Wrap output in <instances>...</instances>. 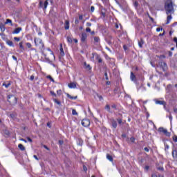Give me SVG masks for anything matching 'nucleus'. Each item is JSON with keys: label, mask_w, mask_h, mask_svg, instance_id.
Wrapping results in <instances>:
<instances>
[{"label": "nucleus", "mask_w": 177, "mask_h": 177, "mask_svg": "<svg viewBox=\"0 0 177 177\" xmlns=\"http://www.w3.org/2000/svg\"><path fill=\"white\" fill-rule=\"evenodd\" d=\"M165 10L167 15V19L166 24H169V21L172 20V15H171L174 12V6H172V2H170L169 3H167L165 5Z\"/></svg>", "instance_id": "1"}, {"label": "nucleus", "mask_w": 177, "mask_h": 177, "mask_svg": "<svg viewBox=\"0 0 177 177\" xmlns=\"http://www.w3.org/2000/svg\"><path fill=\"white\" fill-rule=\"evenodd\" d=\"M34 42H35V46H38L40 50L42 53H44V50H45V44H44V41H42L41 38L35 37Z\"/></svg>", "instance_id": "2"}, {"label": "nucleus", "mask_w": 177, "mask_h": 177, "mask_svg": "<svg viewBox=\"0 0 177 177\" xmlns=\"http://www.w3.org/2000/svg\"><path fill=\"white\" fill-rule=\"evenodd\" d=\"M8 102L12 106H15L17 103V98L13 95H10L8 96Z\"/></svg>", "instance_id": "3"}, {"label": "nucleus", "mask_w": 177, "mask_h": 177, "mask_svg": "<svg viewBox=\"0 0 177 177\" xmlns=\"http://www.w3.org/2000/svg\"><path fill=\"white\" fill-rule=\"evenodd\" d=\"M158 67L161 68L162 71H167L168 70V66H167V63L164 62H160L158 64Z\"/></svg>", "instance_id": "4"}, {"label": "nucleus", "mask_w": 177, "mask_h": 177, "mask_svg": "<svg viewBox=\"0 0 177 177\" xmlns=\"http://www.w3.org/2000/svg\"><path fill=\"white\" fill-rule=\"evenodd\" d=\"M82 125L86 128L91 125V121L88 119H83L82 120Z\"/></svg>", "instance_id": "5"}, {"label": "nucleus", "mask_w": 177, "mask_h": 177, "mask_svg": "<svg viewBox=\"0 0 177 177\" xmlns=\"http://www.w3.org/2000/svg\"><path fill=\"white\" fill-rule=\"evenodd\" d=\"M48 1H49V0H46L44 3L42 1H40L39 3L40 8L46 9V8H48Z\"/></svg>", "instance_id": "6"}, {"label": "nucleus", "mask_w": 177, "mask_h": 177, "mask_svg": "<svg viewBox=\"0 0 177 177\" xmlns=\"http://www.w3.org/2000/svg\"><path fill=\"white\" fill-rule=\"evenodd\" d=\"M159 132H162V133H165L166 136H169V133L168 132L167 129H164V127H160L158 129Z\"/></svg>", "instance_id": "7"}, {"label": "nucleus", "mask_w": 177, "mask_h": 177, "mask_svg": "<svg viewBox=\"0 0 177 177\" xmlns=\"http://www.w3.org/2000/svg\"><path fill=\"white\" fill-rule=\"evenodd\" d=\"M87 35H86V33L85 32H83L82 34V37H81V41L82 42H85V41H86V38H87Z\"/></svg>", "instance_id": "8"}, {"label": "nucleus", "mask_w": 177, "mask_h": 177, "mask_svg": "<svg viewBox=\"0 0 177 177\" xmlns=\"http://www.w3.org/2000/svg\"><path fill=\"white\" fill-rule=\"evenodd\" d=\"M68 88L75 89V88H77V83L71 82V83L68 84Z\"/></svg>", "instance_id": "9"}, {"label": "nucleus", "mask_w": 177, "mask_h": 177, "mask_svg": "<svg viewBox=\"0 0 177 177\" xmlns=\"http://www.w3.org/2000/svg\"><path fill=\"white\" fill-rule=\"evenodd\" d=\"M64 28L65 30H68L70 28V21L67 20L65 21Z\"/></svg>", "instance_id": "10"}, {"label": "nucleus", "mask_w": 177, "mask_h": 177, "mask_svg": "<svg viewBox=\"0 0 177 177\" xmlns=\"http://www.w3.org/2000/svg\"><path fill=\"white\" fill-rule=\"evenodd\" d=\"M21 30V28H17L13 30L12 34H19Z\"/></svg>", "instance_id": "11"}, {"label": "nucleus", "mask_w": 177, "mask_h": 177, "mask_svg": "<svg viewBox=\"0 0 177 177\" xmlns=\"http://www.w3.org/2000/svg\"><path fill=\"white\" fill-rule=\"evenodd\" d=\"M130 79L131 81H136V76L133 74V72H131Z\"/></svg>", "instance_id": "12"}, {"label": "nucleus", "mask_w": 177, "mask_h": 177, "mask_svg": "<svg viewBox=\"0 0 177 177\" xmlns=\"http://www.w3.org/2000/svg\"><path fill=\"white\" fill-rule=\"evenodd\" d=\"M60 56H64V50H63V44H60Z\"/></svg>", "instance_id": "13"}, {"label": "nucleus", "mask_w": 177, "mask_h": 177, "mask_svg": "<svg viewBox=\"0 0 177 177\" xmlns=\"http://www.w3.org/2000/svg\"><path fill=\"white\" fill-rule=\"evenodd\" d=\"M18 147L21 151H24L26 150V147H24V145L23 144H19Z\"/></svg>", "instance_id": "14"}, {"label": "nucleus", "mask_w": 177, "mask_h": 177, "mask_svg": "<svg viewBox=\"0 0 177 177\" xmlns=\"http://www.w3.org/2000/svg\"><path fill=\"white\" fill-rule=\"evenodd\" d=\"M66 96L67 97H68V99H71V100H75V99L78 97L77 96L73 97L70 94H66Z\"/></svg>", "instance_id": "15"}, {"label": "nucleus", "mask_w": 177, "mask_h": 177, "mask_svg": "<svg viewBox=\"0 0 177 177\" xmlns=\"http://www.w3.org/2000/svg\"><path fill=\"white\" fill-rule=\"evenodd\" d=\"M111 124H112L113 128H114V129L117 128V122L115 120H112Z\"/></svg>", "instance_id": "16"}, {"label": "nucleus", "mask_w": 177, "mask_h": 177, "mask_svg": "<svg viewBox=\"0 0 177 177\" xmlns=\"http://www.w3.org/2000/svg\"><path fill=\"white\" fill-rule=\"evenodd\" d=\"M84 66L85 67V68H86L87 70H91V68H92L91 67V65H89L88 64H86V62H84Z\"/></svg>", "instance_id": "17"}, {"label": "nucleus", "mask_w": 177, "mask_h": 177, "mask_svg": "<svg viewBox=\"0 0 177 177\" xmlns=\"http://www.w3.org/2000/svg\"><path fill=\"white\" fill-rule=\"evenodd\" d=\"M172 156H173L174 158H177V151H176V149H173Z\"/></svg>", "instance_id": "18"}, {"label": "nucleus", "mask_w": 177, "mask_h": 177, "mask_svg": "<svg viewBox=\"0 0 177 177\" xmlns=\"http://www.w3.org/2000/svg\"><path fill=\"white\" fill-rule=\"evenodd\" d=\"M106 158L109 160V161H111V162H113V156H110V154H106Z\"/></svg>", "instance_id": "19"}, {"label": "nucleus", "mask_w": 177, "mask_h": 177, "mask_svg": "<svg viewBox=\"0 0 177 177\" xmlns=\"http://www.w3.org/2000/svg\"><path fill=\"white\" fill-rule=\"evenodd\" d=\"M0 30L2 32H3L5 31V25L0 24Z\"/></svg>", "instance_id": "20"}, {"label": "nucleus", "mask_w": 177, "mask_h": 177, "mask_svg": "<svg viewBox=\"0 0 177 177\" xmlns=\"http://www.w3.org/2000/svg\"><path fill=\"white\" fill-rule=\"evenodd\" d=\"M5 24H10V26H13V24L12 21L9 19H6V21L5 22Z\"/></svg>", "instance_id": "21"}, {"label": "nucleus", "mask_w": 177, "mask_h": 177, "mask_svg": "<svg viewBox=\"0 0 177 177\" xmlns=\"http://www.w3.org/2000/svg\"><path fill=\"white\" fill-rule=\"evenodd\" d=\"M11 84L10 82H9L8 84L3 83V86H5V88H8L9 86H10Z\"/></svg>", "instance_id": "22"}, {"label": "nucleus", "mask_w": 177, "mask_h": 177, "mask_svg": "<svg viewBox=\"0 0 177 177\" xmlns=\"http://www.w3.org/2000/svg\"><path fill=\"white\" fill-rule=\"evenodd\" d=\"M19 48H20L21 52H23V50H24V46H23V41H21L19 43Z\"/></svg>", "instance_id": "23"}, {"label": "nucleus", "mask_w": 177, "mask_h": 177, "mask_svg": "<svg viewBox=\"0 0 177 177\" xmlns=\"http://www.w3.org/2000/svg\"><path fill=\"white\" fill-rule=\"evenodd\" d=\"M6 44L9 46H13V41L8 40L6 41Z\"/></svg>", "instance_id": "24"}, {"label": "nucleus", "mask_w": 177, "mask_h": 177, "mask_svg": "<svg viewBox=\"0 0 177 177\" xmlns=\"http://www.w3.org/2000/svg\"><path fill=\"white\" fill-rule=\"evenodd\" d=\"M156 104H165V102L157 100V101L156 102Z\"/></svg>", "instance_id": "25"}, {"label": "nucleus", "mask_w": 177, "mask_h": 177, "mask_svg": "<svg viewBox=\"0 0 177 177\" xmlns=\"http://www.w3.org/2000/svg\"><path fill=\"white\" fill-rule=\"evenodd\" d=\"M143 39H141L140 41H138V46L140 47V48H142L143 46Z\"/></svg>", "instance_id": "26"}, {"label": "nucleus", "mask_w": 177, "mask_h": 177, "mask_svg": "<svg viewBox=\"0 0 177 177\" xmlns=\"http://www.w3.org/2000/svg\"><path fill=\"white\" fill-rule=\"evenodd\" d=\"M94 41L97 42V43L100 42V38H99V37H94Z\"/></svg>", "instance_id": "27"}, {"label": "nucleus", "mask_w": 177, "mask_h": 177, "mask_svg": "<svg viewBox=\"0 0 177 177\" xmlns=\"http://www.w3.org/2000/svg\"><path fill=\"white\" fill-rule=\"evenodd\" d=\"M53 102H55L57 104H58V106H60V104H62L60 101L57 100V99H54Z\"/></svg>", "instance_id": "28"}, {"label": "nucleus", "mask_w": 177, "mask_h": 177, "mask_svg": "<svg viewBox=\"0 0 177 177\" xmlns=\"http://www.w3.org/2000/svg\"><path fill=\"white\" fill-rule=\"evenodd\" d=\"M72 114L73 115H78V113H77V111H75V109L72 110Z\"/></svg>", "instance_id": "29"}, {"label": "nucleus", "mask_w": 177, "mask_h": 177, "mask_svg": "<svg viewBox=\"0 0 177 177\" xmlns=\"http://www.w3.org/2000/svg\"><path fill=\"white\" fill-rule=\"evenodd\" d=\"M96 58L98 60V63H102V58H100L99 55H97Z\"/></svg>", "instance_id": "30"}, {"label": "nucleus", "mask_w": 177, "mask_h": 177, "mask_svg": "<svg viewBox=\"0 0 177 177\" xmlns=\"http://www.w3.org/2000/svg\"><path fill=\"white\" fill-rule=\"evenodd\" d=\"M67 41L69 44H71V42H73V39H71V37H68Z\"/></svg>", "instance_id": "31"}, {"label": "nucleus", "mask_w": 177, "mask_h": 177, "mask_svg": "<svg viewBox=\"0 0 177 177\" xmlns=\"http://www.w3.org/2000/svg\"><path fill=\"white\" fill-rule=\"evenodd\" d=\"M105 109H106V110H107V111H109V113H110L111 111H110V105H106V106H105Z\"/></svg>", "instance_id": "32"}, {"label": "nucleus", "mask_w": 177, "mask_h": 177, "mask_svg": "<svg viewBox=\"0 0 177 177\" xmlns=\"http://www.w3.org/2000/svg\"><path fill=\"white\" fill-rule=\"evenodd\" d=\"M47 78H48V80H51L52 82H55V80H53V79L52 78V76L48 75V76H47Z\"/></svg>", "instance_id": "33"}, {"label": "nucleus", "mask_w": 177, "mask_h": 177, "mask_svg": "<svg viewBox=\"0 0 177 177\" xmlns=\"http://www.w3.org/2000/svg\"><path fill=\"white\" fill-rule=\"evenodd\" d=\"M50 93L51 96H53L54 97H56V93L55 92L50 91Z\"/></svg>", "instance_id": "34"}, {"label": "nucleus", "mask_w": 177, "mask_h": 177, "mask_svg": "<svg viewBox=\"0 0 177 177\" xmlns=\"http://www.w3.org/2000/svg\"><path fill=\"white\" fill-rule=\"evenodd\" d=\"M26 46L28 47V48H31V46H32V45H31V44L30 43H26Z\"/></svg>", "instance_id": "35"}, {"label": "nucleus", "mask_w": 177, "mask_h": 177, "mask_svg": "<svg viewBox=\"0 0 177 177\" xmlns=\"http://www.w3.org/2000/svg\"><path fill=\"white\" fill-rule=\"evenodd\" d=\"M130 140H131V142L132 143H135V138L131 137V138H130Z\"/></svg>", "instance_id": "36"}, {"label": "nucleus", "mask_w": 177, "mask_h": 177, "mask_svg": "<svg viewBox=\"0 0 177 177\" xmlns=\"http://www.w3.org/2000/svg\"><path fill=\"white\" fill-rule=\"evenodd\" d=\"M117 121H118V124H122V120L119 118L117 120Z\"/></svg>", "instance_id": "37"}, {"label": "nucleus", "mask_w": 177, "mask_h": 177, "mask_svg": "<svg viewBox=\"0 0 177 177\" xmlns=\"http://www.w3.org/2000/svg\"><path fill=\"white\" fill-rule=\"evenodd\" d=\"M101 16H102V17H106V13L104 12L103 11L101 12Z\"/></svg>", "instance_id": "38"}, {"label": "nucleus", "mask_w": 177, "mask_h": 177, "mask_svg": "<svg viewBox=\"0 0 177 177\" xmlns=\"http://www.w3.org/2000/svg\"><path fill=\"white\" fill-rule=\"evenodd\" d=\"M86 26L87 27H91V26H92V24H91V22H87V23L86 24Z\"/></svg>", "instance_id": "39"}, {"label": "nucleus", "mask_w": 177, "mask_h": 177, "mask_svg": "<svg viewBox=\"0 0 177 177\" xmlns=\"http://www.w3.org/2000/svg\"><path fill=\"white\" fill-rule=\"evenodd\" d=\"M15 41H17V42H19L20 41V37H14Z\"/></svg>", "instance_id": "40"}, {"label": "nucleus", "mask_w": 177, "mask_h": 177, "mask_svg": "<svg viewBox=\"0 0 177 177\" xmlns=\"http://www.w3.org/2000/svg\"><path fill=\"white\" fill-rule=\"evenodd\" d=\"M5 134L7 135V136H9V135H10V133H9V131L6 130L5 131Z\"/></svg>", "instance_id": "41"}, {"label": "nucleus", "mask_w": 177, "mask_h": 177, "mask_svg": "<svg viewBox=\"0 0 177 177\" xmlns=\"http://www.w3.org/2000/svg\"><path fill=\"white\" fill-rule=\"evenodd\" d=\"M57 95H62V90H58V91H57Z\"/></svg>", "instance_id": "42"}, {"label": "nucleus", "mask_w": 177, "mask_h": 177, "mask_svg": "<svg viewBox=\"0 0 177 177\" xmlns=\"http://www.w3.org/2000/svg\"><path fill=\"white\" fill-rule=\"evenodd\" d=\"M91 11L92 12H95V7H94V6H91Z\"/></svg>", "instance_id": "43"}, {"label": "nucleus", "mask_w": 177, "mask_h": 177, "mask_svg": "<svg viewBox=\"0 0 177 177\" xmlns=\"http://www.w3.org/2000/svg\"><path fill=\"white\" fill-rule=\"evenodd\" d=\"M169 149V145H165V151H167V150H168Z\"/></svg>", "instance_id": "44"}, {"label": "nucleus", "mask_w": 177, "mask_h": 177, "mask_svg": "<svg viewBox=\"0 0 177 177\" xmlns=\"http://www.w3.org/2000/svg\"><path fill=\"white\" fill-rule=\"evenodd\" d=\"M86 32H91V28H86Z\"/></svg>", "instance_id": "45"}, {"label": "nucleus", "mask_w": 177, "mask_h": 177, "mask_svg": "<svg viewBox=\"0 0 177 177\" xmlns=\"http://www.w3.org/2000/svg\"><path fill=\"white\" fill-rule=\"evenodd\" d=\"M12 59L13 60H15V62L17 61V57H16L15 55H12Z\"/></svg>", "instance_id": "46"}, {"label": "nucleus", "mask_w": 177, "mask_h": 177, "mask_svg": "<svg viewBox=\"0 0 177 177\" xmlns=\"http://www.w3.org/2000/svg\"><path fill=\"white\" fill-rule=\"evenodd\" d=\"M63 143H64L63 140H59V145H60V146H62Z\"/></svg>", "instance_id": "47"}, {"label": "nucleus", "mask_w": 177, "mask_h": 177, "mask_svg": "<svg viewBox=\"0 0 177 177\" xmlns=\"http://www.w3.org/2000/svg\"><path fill=\"white\" fill-rule=\"evenodd\" d=\"M84 19V17L82 15L79 16V20H82Z\"/></svg>", "instance_id": "48"}, {"label": "nucleus", "mask_w": 177, "mask_h": 177, "mask_svg": "<svg viewBox=\"0 0 177 177\" xmlns=\"http://www.w3.org/2000/svg\"><path fill=\"white\" fill-rule=\"evenodd\" d=\"M28 141H29L30 143L32 142V140L29 137L27 138Z\"/></svg>", "instance_id": "49"}, {"label": "nucleus", "mask_w": 177, "mask_h": 177, "mask_svg": "<svg viewBox=\"0 0 177 177\" xmlns=\"http://www.w3.org/2000/svg\"><path fill=\"white\" fill-rule=\"evenodd\" d=\"M30 80V81H34V75H31Z\"/></svg>", "instance_id": "50"}, {"label": "nucleus", "mask_w": 177, "mask_h": 177, "mask_svg": "<svg viewBox=\"0 0 177 177\" xmlns=\"http://www.w3.org/2000/svg\"><path fill=\"white\" fill-rule=\"evenodd\" d=\"M79 142H80L79 143L80 146H82V140H79Z\"/></svg>", "instance_id": "51"}, {"label": "nucleus", "mask_w": 177, "mask_h": 177, "mask_svg": "<svg viewBox=\"0 0 177 177\" xmlns=\"http://www.w3.org/2000/svg\"><path fill=\"white\" fill-rule=\"evenodd\" d=\"M104 75H105V79L109 80V77L107 76V73H105Z\"/></svg>", "instance_id": "52"}, {"label": "nucleus", "mask_w": 177, "mask_h": 177, "mask_svg": "<svg viewBox=\"0 0 177 177\" xmlns=\"http://www.w3.org/2000/svg\"><path fill=\"white\" fill-rule=\"evenodd\" d=\"M156 31H157L158 32H160V31H161V28H156Z\"/></svg>", "instance_id": "53"}, {"label": "nucleus", "mask_w": 177, "mask_h": 177, "mask_svg": "<svg viewBox=\"0 0 177 177\" xmlns=\"http://www.w3.org/2000/svg\"><path fill=\"white\" fill-rule=\"evenodd\" d=\"M174 142H177V136L173 138Z\"/></svg>", "instance_id": "54"}, {"label": "nucleus", "mask_w": 177, "mask_h": 177, "mask_svg": "<svg viewBox=\"0 0 177 177\" xmlns=\"http://www.w3.org/2000/svg\"><path fill=\"white\" fill-rule=\"evenodd\" d=\"M44 149H46V150H50L49 148L46 146V145H44Z\"/></svg>", "instance_id": "55"}, {"label": "nucleus", "mask_w": 177, "mask_h": 177, "mask_svg": "<svg viewBox=\"0 0 177 177\" xmlns=\"http://www.w3.org/2000/svg\"><path fill=\"white\" fill-rule=\"evenodd\" d=\"M111 107L112 109H117V106H115V104H113Z\"/></svg>", "instance_id": "56"}, {"label": "nucleus", "mask_w": 177, "mask_h": 177, "mask_svg": "<svg viewBox=\"0 0 177 177\" xmlns=\"http://www.w3.org/2000/svg\"><path fill=\"white\" fill-rule=\"evenodd\" d=\"M98 97L100 100H103V97H102V95H98Z\"/></svg>", "instance_id": "57"}, {"label": "nucleus", "mask_w": 177, "mask_h": 177, "mask_svg": "<svg viewBox=\"0 0 177 177\" xmlns=\"http://www.w3.org/2000/svg\"><path fill=\"white\" fill-rule=\"evenodd\" d=\"M144 150L147 152H149V148L147 147L144 148Z\"/></svg>", "instance_id": "58"}, {"label": "nucleus", "mask_w": 177, "mask_h": 177, "mask_svg": "<svg viewBox=\"0 0 177 177\" xmlns=\"http://www.w3.org/2000/svg\"><path fill=\"white\" fill-rule=\"evenodd\" d=\"M123 49H124L125 50H127V49H128V47L127 46H123Z\"/></svg>", "instance_id": "59"}, {"label": "nucleus", "mask_w": 177, "mask_h": 177, "mask_svg": "<svg viewBox=\"0 0 177 177\" xmlns=\"http://www.w3.org/2000/svg\"><path fill=\"white\" fill-rule=\"evenodd\" d=\"M149 166H145V169H146V171H149Z\"/></svg>", "instance_id": "60"}, {"label": "nucleus", "mask_w": 177, "mask_h": 177, "mask_svg": "<svg viewBox=\"0 0 177 177\" xmlns=\"http://www.w3.org/2000/svg\"><path fill=\"white\" fill-rule=\"evenodd\" d=\"M83 169H84V171H88V168H86V166H84Z\"/></svg>", "instance_id": "61"}, {"label": "nucleus", "mask_w": 177, "mask_h": 177, "mask_svg": "<svg viewBox=\"0 0 177 177\" xmlns=\"http://www.w3.org/2000/svg\"><path fill=\"white\" fill-rule=\"evenodd\" d=\"M169 56L170 57H172V52H171V51L169 52Z\"/></svg>", "instance_id": "62"}, {"label": "nucleus", "mask_w": 177, "mask_h": 177, "mask_svg": "<svg viewBox=\"0 0 177 177\" xmlns=\"http://www.w3.org/2000/svg\"><path fill=\"white\" fill-rule=\"evenodd\" d=\"M75 23L76 24H78V23H80V21H78V19H75Z\"/></svg>", "instance_id": "63"}, {"label": "nucleus", "mask_w": 177, "mask_h": 177, "mask_svg": "<svg viewBox=\"0 0 177 177\" xmlns=\"http://www.w3.org/2000/svg\"><path fill=\"white\" fill-rule=\"evenodd\" d=\"M151 177H158V176H157V175H156V174H153L151 175Z\"/></svg>", "instance_id": "64"}]
</instances>
